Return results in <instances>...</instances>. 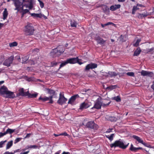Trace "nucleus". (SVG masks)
<instances>
[{
  "instance_id": "obj_27",
  "label": "nucleus",
  "mask_w": 154,
  "mask_h": 154,
  "mask_svg": "<svg viewBox=\"0 0 154 154\" xmlns=\"http://www.w3.org/2000/svg\"><path fill=\"white\" fill-rule=\"evenodd\" d=\"M13 141L11 140L7 143L6 146V149H9L13 145Z\"/></svg>"
},
{
  "instance_id": "obj_50",
  "label": "nucleus",
  "mask_w": 154,
  "mask_h": 154,
  "mask_svg": "<svg viewBox=\"0 0 154 154\" xmlns=\"http://www.w3.org/2000/svg\"><path fill=\"white\" fill-rule=\"evenodd\" d=\"M114 5L115 7V8L116 10L118 9L119 8L121 7V5L119 4L115 5Z\"/></svg>"
},
{
  "instance_id": "obj_22",
  "label": "nucleus",
  "mask_w": 154,
  "mask_h": 154,
  "mask_svg": "<svg viewBox=\"0 0 154 154\" xmlns=\"http://www.w3.org/2000/svg\"><path fill=\"white\" fill-rule=\"evenodd\" d=\"M141 52V50L140 47H138L134 51L133 56H138Z\"/></svg>"
},
{
  "instance_id": "obj_63",
  "label": "nucleus",
  "mask_w": 154,
  "mask_h": 154,
  "mask_svg": "<svg viewBox=\"0 0 154 154\" xmlns=\"http://www.w3.org/2000/svg\"><path fill=\"white\" fill-rule=\"evenodd\" d=\"M137 6H139L140 7H144V6L142 4H137Z\"/></svg>"
},
{
  "instance_id": "obj_11",
  "label": "nucleus",
  "mask_w": 154,
  "mask_h": 154,
  "mask_svg": "<svg viewBox=\"0 0 154 154\" xmlns=\"http://www.w3.org/2000/svg\"><path fill=\"white\" fill-rule=\"evenodd\" d=\"M95 39L98 44L101 45H104L106 42V40H104L99 36L95 37Z\"/></svg>"
},
{
  "instance_id": "obj_15",
  "label": "nucleus",
  "mask_w": 154,
  "mask_h": 154,
  "mask_svg": "<svg viewBox=\"0 0 154 154\" xmlns=\"http://www.w3.org/2000/svg\"><path fill=\"white\" fill-rule=\"evenodd\" d=\"M124 73H117L115 72L109 71V77L112 78L113 77L116 76L117 75H119V77H120L121 76H123Z\"/></svg>"
},
{
  "instance_id": "obj_16",
  "label": "nucleus",
  "mask_w": 154,
  "mask_h": 154,
  "mask_svg": "<svg viewBox=\"0 0 154 154\" xmlns=\"http://www.w3.org/2000/svg\"><path fill=\"white\" fill-rule=\"evenodd\" d=\"M50 55L53 57H58L60 55L57 51V49L56 48H54L53 49L50 53Z\"/></svg>"
},
{
  "instance_id": "obj_55",
  "label": "nucleus",
  "mask_w": 154,
  "mask_h": 154,
  "mask_svg": "<svg viewBox=\"0 0 154 154\" xmlns=\"http://www.w3.org/2000/svg\"><path fill=\"white\" fill-rule=\"evenodd\" d=\"M113 130V129L112 128H109L108 129H107V130L106 131V133H110L111 132H112V130Z\"/></svg>"
},
{
  "instance_id": "obj_17",
  "label": "nucleus",
  "mask_w": 154,
  "mask_h": 154,
  "mask_svg": "<svg viewBox=\"0 0 154 154\" xmlns=\"http://www.w3.org/2000/svg\"><path fill=\"white\" fill-rule=\"evenodd\" d=\"M19 92L17 94V96H21L23 97L27 96L28 91L27 92H24V89L23 88H20L19 90Z\"/></svg>"
},
{
  "instance_id": "obj_24",
  "label": "nucleus",
  "mask_w": 154,
  "mask_h": 154,
  "mask_svg": "<svg viewBox=\"0 0 154 154\" xmlns=\"http://www.w3.org/2000/svg\"><path fill=\"white\" fill-rule=\"evenodd\" d=\"M46 90L48 93L50 94L51 95L50 96H52L53 97L54 95L57 94H56L55 91L53 90H51L50 88H48L46 89Z\"/></svg>"
},
{
  "instance_id": "obj_9",
  "label": "nucleus",
  "mask_w": 154,
  "mask_h": 154,
  "mask_svg": "<svg viewBox=\"0 0 154 154\" xmlns=\"http://www.w3.org/2000/svg\"><path fill=\"white\" fill-rule=\"evenodd\" d=\"M21 3L19 0H14V4L15 7L14 10H17L18 12L20 10V7L21 6Z\"/></svg>"
},
{
  "instance_id": "obj_52",
  "label": "nucleus",
  "mask_w": 154,
  "mask_h": 154,
  "mask_svg": "<svg viewBox=\"0 0 154 154\" xmlns=\"http://www.w3.org/2000/svg\"><path fill=\"white\" fill-rule=\"evenodd\" d=\"M110 9L112 11H114L116 10L114 5H112L110 7Z\"/></svg>"
},
{
  "instance_id": "obj_12",
  "label": "nucleus",
  "mask_w": 154,
  "mask_h": 154,
  "mask_svg": "<svg viewBox=\"0 0 154 154\" xmlns=\"http://www.w3.org/2000/svg\"><path fill=\"white\" fill-rule=\"evenodd\" d=\"M5 97L9 98L14 99L16 97L15 94L13 92L8 90L5 96Z\"/></svg>"
},
{
  "instance_id": "obj_6",
  "label": "nucleus",
  "mask_w": 154,
  "mask_h": 154,
  "mask_svg": "<svg viewBox=\"0 0 154 154\" xmlns=\"http://www.w3.org/2000/svg\"><path fill=\"white\" fill-rule=\"evenodd\" d=\"M133 138L136 140L139 143H141L145 146L149 148H152L151 146L149 144L143 142V141L142 139L140 138L139 137L133 135L132 136Z\"/></svg>"
},
{
  "instance_id": "obj_42",
  "label": "nucleus",
  "mask_w": 154,
  "mask_h": 154,
  "mask_svg": "<svg viewBox=\"0 0 154 154\" xmlns=\"http://www.w3.org/2000/svg\"><path fill=\"white\" fill-rule=\"evenodd\" d=\"M38 147V146L36 145H31L30 146H27V148H33L37 149Z\"/></svg>"
},
{
  "instance_id": "obj_54",
  "label": "nucleus",
  "mask_w": 154,
  "mask_h": 154,
  "mask_svg": "<svg viewBox=\"0 0 154 154\" xmlns=\"http://www.w3.org/2000/svg\"><path fill=\"white\" fill-rule=\"evenodd\" d=\"M6 135L5 132L4 133L0 132V138L3 136H4Z\"/></svg>"
},
{
  "instance_id": "obj_58",
  "label": "nucleus",
  "mask_w": 154,
  "mask_h": 154,
  "mask_svg": "<svg viewBox=\"0 0 154 154\" xmlns=\"http://www.w3.org/2000/svg\"><path fill=\"white\" fill-rule=\"evenodd\" d=\"M29 152V151H26V152H21L20 154H28V153Z\"/></svg>"
},
{
  "instance_id": "obj_21",
  "label": "nucleus",
  "mask_w": 154,
  "mask_h": 154,
  "mask_svg": "<svg viewBox=\"0 0 154 154\" xmlns=\"http://www.w3.org/2000/svg\"><path fill=\"white\" fill-rule=\"evenodd\" d=\"M56 48L57 49V51L59 54H60V55L64 51V48L61 46H59Z\"/></svg>"
},
{
  "instance_id": "obj_29",
  "label": "nucleus",
  "mask_w": 154,
  "mask_h": 154,
  "mask_svg": "<svg viewBox=\"0 0 154 154\" xmlns=\"http://www.w3.org/2000/svg\"><path fill=\"white\" fill-rule=\"evenodd\" d=\"M30 14L34 18L38 17L41 18V14L31 13Z\"/></svg>"
},
{
  "instance_id": "obj_36",
  "label": "nucleus",
  "mask_w": 154,
  "mask_h": 154,
  "mask_svg": "<svg viewBox=\"0 0 154 154\" xmlns=\"http://www.w3.org/2000/svg\"><path fill=\"white\" fill-rule=\"evenodd\" d=\"M58 63H59L56 62L55 61H54L51 62V64L50 66V67H52L56 66L58 64Z\"/></svg>"
},
{
  "instance_id": "obj_33",
  "label": "nucleus",
  "mask_w": 154,
  "mask_h": 154,
  "mask_svg": "<svg viewBox=\"0 0 154 154\" xmlns=\"http://www.w3.org/2000/svg\"><path fill=\"white\" fill-rule=\"evenodd\" d=\"M71 26L72 27H76L77 25V22L74 20H71Z\"/></svg>"
},
{
  "instance_id": "obj_23",
  "label": "nucleus",
  "mask_w": 154,
  "mask_h": 154,
  "mask_svg": "<svg viewBox=\"0 0 154 154\" xmlns=\"http://www.w3.org/2000/svg\"><path fill=\"white\" fill-rule=\"evenodd\" d=\"M25 2H29V0H23V2L21 3V7H20V10H22V11H23V7H25L26 8H28V6L27 5V4H25Z\"/></svg>"
},
{
  "instance_id": "obj_14",
  "label": "nucleus",
  "mask_w": 154,
  "mask_h": 154,
  "mask_svg": "<svg viewBox=\"0 0 154 154\" xmlns=\"http://www.w3.org/2000/svg\"><path fill=\"white\" fill-rule=\"evenodd\" d=\"M8 90V88L5 86L3 85L0 88V95L5 97Z\"/></svg>"
},
{
  "instance_id": "obj_19",
  "label": "nucleus",
  "mask_w": 154,
  "mask_h": 154,
  "mask_svg": "<svg viewBox=\"0 0 154 154\" xmlns=\"http://www.w3.org/2000/svg\"><path fill=\"white\" fill-rule=\"evenodd\" d=\"M90 105L86 101L82 103L80 106L79 109L81 110H82L84 109H86L88 108Z\"/></svg>"
},
{
  "instance_id": "obj_40",
  "label": "nucleus",
  "mask_w": 154,
  "mask_h": 154,
  "mask_svg": "<svg viewBox=\"0 0 154 154\" xmlns=\"http://www.w3.org/2000/svg\"><path fill=\"white\" fill-rule=\"evenodd\" d=\"M127 75L134 77L135 76L134 73L133 72H128L126 73Z\"/></svg>"
},
{
  "instance_id": "obj_64",
  "label": "nucleus",
  "mask_w": 154,
  "mask_h": 154,
  "mask_svg": "<svg viewBox=\"0 0 154 154\" xmlns=\"http://www.w3.org/2000/svg\"><path fill=\"white\" fill-rule=\"evenodd\" d=\"M151 88L154 90V81L153 82V84L151 86Z\"/></svg>"
},
{
  "instance_id": "obj_61",
  "label": "nucleus",
  "mask_w": 154,
  "mask_h": 154,
  "mask_svg": "<svg viewBox=\"0 0 154 154\" xmlns=\"http://www.w3.org/2000/svg\"><path fill=\"white\" fill-rule=\"evenodd\" d=\"M154 48H150V49H149V50L148 51V52H150L151 51H153L154 50Z\"/></svg>"
},
{
  "instance_id": "obj_38",
  "label": "nucleus",
  "mask_w": 154,
  "mask_h": 154,
  "mask_svg": "<svg viewBox=\"0 0 154 154\" xmlns=\"http://www.w3.org/2000/svg\"><path fill=\"white\" fill-rule=\"evenodd\" d=\"M17 43L16 42H14L11 43H10L9 44V46L10 47H13L14 46H17Z\"/></svg>"
},
{
  "instance_id": "obj_5",
  "label": "nucleus",
  "mask_w": 154,
  "mask_h": 154,
  "mask_svg": "<svg viewBox=\"0 0 154 154\" xmlns=\"http://www.w3.org/2000/svg\"><path fill=\"white\" fill-rule=\"evenodd\" d=\"M67 99L64 96L63 93H60L59 94V97L57 101V103L59 104L62 105L64 104L67 101Z\"/></svg>"
},
{
  "instance_id": "obj_10",
  "label": "nucleus",
  "mask_w": 154,
  "mask_h": 154,
  "mask_svg": "<svg viewBox=\"0 0 154 154\" xmlns=\"http://www.w3.org/2000/svg\"><path fill=\"white\" fill-rule=\"evenodd\" d=\"M140 73L141 75L143 76H148L150 77L153 76V73L152 72L142 70Z\"/></svg>"
},
{
  "instance_id": "obj_49",
  "label": "nucleus",
  "mask_w": 154,
  "mask_h": 154,
  "mask_svg": "<svg viewBox=\"0 0 154 154\" xmlns=\"http://www.w3.org/2000/svg\"><path fill=\"white\" fill-rule=\"evenodd\" d=\"M102 75L105 76L106 77H109V72L108 73L106 72H103Z\"/></svg>"
},
{
  "instance_id": "obj_25",
  "label": "nucleus",
  "mask_w": 154,
  "mask_h": 154,
  "mask_svg": "<svg viewBox=\"0 0 154 154\" xmlns=\"http://www.w3.org/2000/svg\"><path fill=\"white\" fill-rule=\"evenodd\" d=\"M8 15V11H7V9L5 8L4 9V11L3 13V19L4 20H5L7 18Z\"/></svg>"
},
{
  "instance_id": "obj_3",
  "label": "nucleus",
  "mask_w": 154,
  "mask_h": 154,
  "mask_svg": "<svg viewBox=\"0 0 154 154\" xmlns=\"http://www.w3.org/2000/svg\"><path fill=\"white\" fill-rule=\"evenodd\" d=\"M129 144V143H128L127 145H125L123 142L121 141V139H119L115 141L113 143L111 144L110 146L111 148L119 147L123 149H125L128 146Z\"/></svg>"
},
{
  "instance_id": "obj_57",
  "label": "nucleus",
  "mask_w": 154,
  "mask_h": 154,
  "mask_svg": "<svg viewBox=\"0 0 154 154\" xmlns=\"http://www.w3.org/2000/svg\"><path fill=\"white\" fill-rule=\"evenodd\" d=\"M41 18H42V17H43L44 19H47V17L45 16V15H44V14H41Z\"/></svg>"
},
{
  "instance_id": "obj_32",
  "label": "nucleus",
  "mask_w": 154,
  "mask_h": 154,
  "mask_svg": "<svg viewBox=\"0 0 154 154\" xmlns=\"http://www.w3.org/2000/svg\"><path fill=\"white\" fill-rule=\"evenodd\" d=\"M39 100H42L43 101H46L48 100H49V97H45L44 98L42 97H40L38 98Z\"/></svg>"
},
{
  "instance_id": "obj_13",
  "label": "nucleus",
  "mask_w": 154,
  "mask_h": 154,
  "mask_svg": "<svg viewBox=\"0 0 154 154\" xmlns=\"http://www.w3.org/2000/svg\"><path fill=\"white\" fill-rule=\"evenodd\" d=\"M97 64L93 63H91L88 64L85 67V70H88L91 69H95L97 67Z\"/></svg>"
},
{
  "instance_id": "obj_2",
  "label": "nucleus",
  "mask_w": 154,
  "mask_h": 154,
  "mask_svg": "<svg viewBox=\"0 0 154 154\" xmlns=\"http://www.w3.org/2000/svg\"><path fill=\"white\" fill-rule=\"evenodd\" d=\"M35 30L31 23H28L24 28V31L27 35H31L33 34Z\"/></svg>"
},
{
  "instance_id": "obj_39",
  "label": "nucleus",
  "mask_w": 154,
  "mask_h": 154,
  "mask_svg": "<svg viewBox=\"0 0 154 154\" xmlns=\"http://www.w3.org/2000/svg\"><path fill=\"white\" fill-rule=\"evenodd\" d=\"M7 142V140L2 141L0 142V148H2L5 145V143Z\"/></svg>"
},
{
  "instance_id": "obj_59",
  "label": "nucleus",
  "mask_w": 154,
  "mask_h": 154,
  "mask_svg": "<svg viewBox=\"0 0 154 154\" xmlns=\"http://www.w3.org/2000/svg\"><path fill=\"white\" fill-rule=\"evenodd\" d=\"M110 118H111V119H110V120L112 121L116 120H115L116 118L114 117H110Z\"/></svg>"
},
{
  "instance_id": "obj_37",
  "label": "nucleus",
  "mask_w": 154,
  "mask_h": 154,
  "mask_svg": "<svg viewBox=\"0 0 154 154\" xmlns=\"http://www.w3.org/2000/svg\"><path fill=\"white\" fill-rule=\"evenodd\" d=\"M139 8L137 7V6H134L133 7L132 10V14H134L135 11L137 10Z\"/></svg>"
},
{
  "instance_id": "obj_56",
  "label": "nucleus",
  "mask_w": 154,
  "mask_h": 154,
  "mask_svg": "<svg viewBox=\"0 0 154 154\" xmlns=\"http://www.w3.org/2000/svg\"><path fill=\"white\" fill-rule=\"evenodd\" d=\"M60 135H63L65 136H67L68 135V134L66 132H64V133H62L60 134Z\"/></svg>"
},
{
  "instance_id": "obj_51",
  "label": "nucleus",
  "mask_w": 154,
  "mask_h": 154,
  "mask_svg": "<svg viewBox=\"0 0 154 154\" xmlns=\"http://www.w3.org/2000/svg\"><path fill=\"white\" fill-rule=\"evenodd\" d=\"M32 134V133H29V134H27L26 136L24 137V139L26 138H29V137H30L31 135Z\"/></svg>"
},
{
  "instance_id": "obj_30",
  "label": "nucleus",
  "mask_w": 154,
  "mask_h": 154,
  "mask_svg": "<svg viewBox=\"0 0 154 154\" xmlns=\"http://www.w3.org/2000/svg\"><path fill=\"white\" fill-rule=\"evenodd\" d=\"M21 59H22V63H26V62L28 59V57L27 56H23L22 57Z\"/></svg>"
},
{
  "instance_id": "obj_34",
  "label": "nucleus",
  "mask_w": 154,
  "mask_h": 154,
  "mask_svg": "<svg viewBox=\"0 0 154 154\" xmlns=\"http://www.w3.org/2000/svg\"><path fill=\"white\" fill-rule=\"evenodd\" d=\"M114 134H111L110 136L109 135H106V137L108 138L110 141H112L113 140V137L114 136Z\"/></svg>"
},
{
  "instance_id": "obj_48",
  "label": "nucleus",
  "mask_w": 154,
  "mask_h": 154,
  "mask_svg": "<svg viewBox=\"0 0 154 154\" xmlns=\"http://www.w3.org/2000/svg\"><path fill=\"white\" fill-rule=\"evenodd\" d=\"M38 1L40 5L41 8H42L44 6V4L43 2H42L40 0H38Z\"/></svg>"
},
{
  "instance_id": "obj_4",
  "label": "nucleus",
  "mask_w": 154,
  "mask_h": 154,
  "mask_svg": "<svg viewBox=\"0 0 154 154\" xmlns=\"http://www.w3.org/2000/svg\"><path fill=\"white\" fill-rule=\"evenodd\" d=\"M104 102L102 103L101 98H98L96 101L92 109L96 108L97 109H99L101 108V106L104 107L108 106L111 103L110 101H109L108 103L107 104L104 103Z\"/></svg>"
},
{
  "instance_id": "obj_60",
  "label": "nucleus",
  "mask_w": 154,
  "mask_h": 154,
  "mask_svg": "<svg viewBox=\"0 0 154 154\" xmlns=\"http://www.w3.org/2000/svg\"><path fill=\"white\" fill-rule=\"evenodd\" d=\"M113 23L112 22H109L105 24V25L108 26L109 25H110L112 24Z\"/></svg>"
},
{
  "instance_id": "obj_62",
  "label": "nucleus",
  "mask_w": 154,
  "mask_h": 154,
  "mask_svg": "<svg viewBox=\"0 0 154 154\" xmlns=\"http://www.w3.org/2000/svg\"><path fill=\"white\" fill-rule=\"evenodd\" d=\"M77 63H78L79 65H81L83 63H82L79 61V59H78H78H77Z\"/></svg>"
},
{
  "instance_id": "obj_44",
  "label": "nucleus",
  "mask_w": 154,
  "mask_h": 154,
  "mask_svg": "<svg viewBox=\"0 0 154 154\" xmlns=\"http://www.w3.org/2000/svg\"><path fill=\"white\" fill-rule=\"evenodd\" d=\"M67 64V63L66 61V60L64 61L63 62H62L60 65L59 68H60L62 67H63L64 66L66 65V64Z\"/></svg>"
},
{
  "instance_id": "obj_46",
  "label": "nucleus",
  "mask_w": 154,
  "mask_h": 154,
  "mask_svg": "<svg viewBox=\"0 0 154 154\" xmlns=\"http://www.w3.org/2000/svg\"><path fill=\"white\" fill-rule=\"evenodd\" d=\"M116 88V85H111L108 87L107 88L112 90L113 89Z\"/></svg>"
},
{
  "instance_id": "obj_43",
  "label": "nucleus",
  "mask_w": 154,
  "mask_h": 154,
  "mask_svg": "<svg viewBox=\"0 0 154 154\" xmlns=\"http://www.w3.org/2000/svg\"><path fill=\"white\" fill-rule=\"evenodd\" d=\"M28 3H29V4H27L28 6V8H29L30 9H32L33 7L32 2L29 1V2Z\"/></svg>"
},
{
  "instance_id": "obj_35",
  "label": "nucleus",
  "mask_w": 154,
  "mask_h": 154,
  "mask_svg": "<svg viewBox=\"0 0 154 154\" xmlns=\"http://www.w3.org/2000/svg\"><path fill=\"white\" fill-rule=\"evenodd\" d=\"M141 40L140 39H137L136 42L133 45L134 47H137L139 45L140 42H141Z\"/></svg>"
},
{
  "instance_id": "obj_47",
  "label": "nucleus",
  "mask_w": 154,
  "mask_h": 154,
  "mask_svg": "<svg viewBox=\"0 0 154 154\" xmlns=\"http://www.w3.org/2000/svg\"><path fill=\"white\" fill-rule=\"evenodd\" d=\"M22 12H23V14H24L26 13L29 12L30 14H31L30 12H29V10L27 9H25L23 10V11H22Z\"/></svg>"
},
{
  "instance_id": "obj_41",
  "label": "nucleus",
  "mask_w": 154,
  "mask_h": 154,
  "mask_svg": "<svg viewBox=\"0 0 154 154\" xmlns=\"http://www.w3.org/2000/svg\"><path fill=\"white\" fill-rule=\"evenodd\" d=\"M125 37V35H121L119 37L120 41L122 42H125L126 41L124 39Z\"/></svg>"
},
{
  "instance_id": "obj_31",
  "label": "nucleus",
  "mask_w": 154,
  "mask_h": 154,
  "mask_svg": "<svg viewBox=\"0 0 154 154\" xmlns=\"http://www.w3.org/2000/svg\"><path fill=\"white\" fill-rule=\"evenodd\" d=\"M112 100H115L117 102H120L121 101V98L119 96H118L112 98Z\"/></svg>"
},
{
  "instance_id": "obj_20",
  "label": "nucleus",
  "mask_w": 154,
  "mask_h": 154,
  "mask_svg": "<svg viewBox=\"0 0 154 154\" xmlns=\"http://www.w3.org/2000/svg\"><path fill=\"white\" fill-rule=\"evenodd\" d=\"M143 149L142 147H139L136 148L133 145L131 144V146L129 148V149L132 152H136L139 149L142 150Z\"/></svg>"
},
{
  "instance_id": "obj_53",
  "label": "nucleus",
  "mask_w": 154,
  "mask_h": 154,
  "mask_svg": "<svg viewBox=\"0 0 154 154\" xmlns=\"http://www.w3.org/2000/svg\"><path fill=\"white\" fill-rule=\"evenodd\" d=\"M49 100H50V101L49 102V103H53V101L52 100V99L53 97L52 96H50L49 97Z\"/></svg>"
},
{
  "instance_id": "obj_7",
  "label": "nucleus",
  "mask_w": 154,
  "mask_h": 154,
  "mask_svg": "<svg viewBox=\"0 0 154 154\" xmlns=\"http://www.w3.org/2000/svg\"><path fill=\"white\" fill-rule=\"evenodd\" d=\"M14 57L13 56H11L8 59H6L4 61L3 64L4 66L9 67L10 66L14 60Z\"/></svg>"
},
{
  "instance_id": "obj_8",
  "label": "nucleus",
  "mask_w": 154,
  "mask_h": 154,
  "mask_svg": "<svg viewBox=\"0 0 154 154\" xmlns=\"http://www.w3.org/2000/svg\"><path fill=\"white\" fill-rule=\"evenodd\" d=\"M80 97L79 95L78 94H75L72 96L69 99L68 102V104H71L72 105L76 99L77 98H79Z\"/></svg>"
},
{
  "instance_id": "obj_18",
  "label": "nucleus",
  "mask_w": 154,
  "mask_h": 154,
  "mask_svg": "<svg viewBox=\"0 0 154 154\" xmlns=\"http://www.w3.org/2000/svg\"><path fill=\"white\" fill-rule=\"evenodd\" d=\"M78 57L76 58H72L68 59L66 60L68 63L73 64L76 63L77 62Z\"/></svg>"
},
{
  "instance_id": "obj_45",
  "label": "nucleus",
  "mask_w": 154,
  "mask_h": 154,
  "mask_svg": "<svg viewBox=\"0 0 154 154\" xmlns=\"http://www.w3.org/2000/svg\"><path fill=\"white\" fill-rule=\"evenodd\" d=\"M22 139V138H17L14 141V143L16 144L20 141Z\"/></svg>"
},
{
  "instance_id": "obj_28",
  "label": "nucleus",
  "mask_w": 154,
  "mask_h": 154,
  "mask_svg": "<svg viewBox=\"0 0 154 154\" xmlns=\"http://www.w3.org/2000/svg\"><path fill=\"white\" fill-rule=\"evenodd\" d=\"M15 129H11L9 128H8L5 131L6 135L7 134H11L13 133L15 131Z\"/></svg>"
},
{
  "instance_id": "obj_1",
  "label": "nucleus",
  "mask_w": 154,
  "mask_h": 154,
  "mask_svg": "<svg viewBox=\"0 0 154 154\" xmlns=\"http://www.w3.org/2000/svg\"><path fill=\"white\" fill-rule=\"evenodd\" d=\"M82 125L85 128L89 130H97L99 128L98 125L93 121L87 122V120H85L82 123Z\"/></svg>"
},
{
  "instance_id": "obj_26",
  "label": "nucleus",
  "mask_w": 154,
  "mask_h": 154,
  "mask_svg": "<svg viewBox=\"0 0 154 154\" xmlns=\"http://www.w3.org/2000/svg\"><path fill=\"white\" fill-rule=\"evenodd\" d=\"M38 94L37 93H35L34 94H30L28 92L27 93V96L29 98H35L37 97Z\"/></svg>"
}]
</instances>
